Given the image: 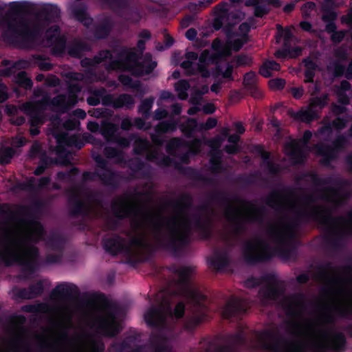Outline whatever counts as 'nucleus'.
Wrapping results in <instances>:
<instances>
[{
  "instance_id": "obj_36",
  "label": "nucleus",
  "mask_w": 352,
  "mask_h": 352,
  "mask_svg": "<svg viewBox=\"0 0 352 352\" xmlns=\"http://www.w3.org/2000/svg\"><path fill=\"white\" fill-rule=\"evenodd\" d=\"M192 219L195 228L203 234L205 239H209L210 234L208 228V219H204L200 213L193 214Z\"/></svg>"
},
{
  "instance_id": "obj_10",
  "label": "nucleus",
  "mask_w": 352,
  "mask_h": 352,
  "mask_svg": "<svg viewBox=\"0 0 352 352\" xmlns=\"http://www.w3.org/2000/svg\"><path fill=\"white\" fill-rule=\"evenodd\" d=\"M93 299L96 301L107 303L106 314L96 321L98 329L107 337H116L121 331L120 324L117 320V316L120 311L119 306L116 303L107 302V297L102 293L94 294Z\"/></svg>"
},
{
  "instance_id": "obj_50",
  "label": "nucleus",
  "mask_w": 352,
  "mask_h": 352,
  "mask_svg": "<svg viewBox=\"0 0 352 352\" xmlns=\"http://www.w3.org/2000/svg\"><path fill=\"white\" fill-rule=\"evenodd\" d=\"M15 80L19 85L26 89L31 88L32 85L31 80L28 78L27 74L24 72H19L15 78Z\"/></svg>"
},
{
  "instance_id": "obj_40",
  "label": "nucleus",
  "mask_w": 352,
  "mask_h": 352,
  "mask_svg": "<svg viewBox=\"0 0 352 352\" xmlns=\"http://www.w3.org/2000/svg\"><path fill=\"white\" fill-rule=\"evenodd\" d=\"M304 63L305 66V80L304 82L305 83L307 82H313L314 78L315 76V72L318 67V65L316 61H314L311 58H308L304 60Z\"/></svg>"
},
{
  "instance_id": "obj_30",
  "label": "nucleus",
  "mask_w": 352,
  "mask_h": 352,
  "mask_svg": "<svg viewBox=\"0 0 352 352\" xmlns=\"http://www.w3.org/2000/svg\"><path fill=\"white\" fill-rule=\"evenodd\" d=\"M288 113L294 119L305 123H310L319 116V111L317 109H313L309 105L306 107L302 108L297 112L289 110Z\"/></svg>"
},
{
  "instance_id": "obj_14",
  "label": "nucleus",
  "mask_w": 352,
  "mask_h": 352,
  "mask_svg": "<svg viewBox=\"0 0 352 352\" xmlns=\"http://www.w3.org/2000/svg\"><path fill=\"white\" fill-rule=\"evenodd\" d=\"M104 199H67L69 216L72 218L82 217L78 223V229L85 230L87 224L85 218L95 213L94 204H100Z\"/></svg>"
},
{
  "instance_id": "obj_18",
  "label": "nucleus",
  "mask_w": 352,
  "mask_h": 352,
  "mask_svg": "<svg viewBox=\"0 0 352 352\" xmlns=\"http://www.w3.org/2000/svg\"><path fill=\"white\" fill-rule=\"evenodd\" d=\"M134 151L138 154L146 153L147 159L154 161L157 164L168 166L170 164V158L160 153L157 148H151L146 140L137 138L135 140Z\"/></svg>"
},
{
  "instance_id": "obj_5",
  "label": "nucleus",
  "mask_w": 352,
  "mask_h": 352,
  "mask_svg": "<svg viewBox=\"0 0 352 352\" xmlns=\"http://www.w3.org/2000/svg\"><path fill=\"white\" fill-rule=\"evenodd\" d=\"M266 232L276 243V248H273L265 239L259 236L254 240L245 241L242 245V256L248 265H256L269 262L275 256L289 260L294 253L295 248L290 243L289 239L276 226L270 225Z\"/></svg>"
},
{
  "instance_id": "obj_11",
  "label": "nucleus",
  "mask_w": 352,
  "mask_h": 352,
  "mask_svg": "<svg viewBox=\"0 0 352 352\" xmlns=\"http://www.w3.org/2000/svg\"><path fill=\"white\" fill-rule=\"evenodd\" d=\"M266 285L261 288L259 294L265 299L276 300L285 292V288L282 282H279L277 276L274 273H266L260 277L250 276L245 281L247 288H255L261 284Z\"/></svg>"
},
{
  "instance_id": "obj_12",
  "label": "nucleus",
  "mask_w": 352,
  "mask_h": 352,
  "mask_svg": "<svg viewBox=\"0 0 352 352\" xmlns=\"http://www.w3.org/2000/svg\"><path fill=\"white\" fill-rule=\"evenodd\" d=\"M186 60L181 63V67L185 70L187 75L200 74L204 78L210 75L209 65L212 63L215 58L211 55L208 50H204L199 56L197 63H194L198 58L195 52H188L185 54Z\"/></svg>"
},
{
  "instance_id": "obj_39",
  "label": "nucleus",
  "mask_w": 352,
  "mask_h": 352,
  "mask_svg": "<svg viewBox=\"0 0 352 352\" xmlns=\"http://www.w3.org/2000/svg\"><path fill=\"white\" fill-rule=\"evenodd\" d=\"M113 25V21L109 19H105L100 24L97 26L94 30V35L98 38L106 37L111 32Z\"/></svg>"
},
{
  "instance_id": "obj_45",
  "label": "nucleus",
  "mask_w": 352,
  "mask_h": 352,
  "mask_svg": "<svg viewBox=\"0 0 352 352\" xmlns=\"http://www.w3.org/2000/svg\"><path fill=\"white\" fill-rule=\"evenodd\" d=\"M329 95L324 94L320 97H312L309 99V106L313 109H317L319 112L327 104Z\"/></svg>"
},
{
  "instance_id": "obj_1",
  "label": "nucleus",
  "mask_w": 352,
  "mask_h": 352,
  "mask_svg": "<svg viewBox=\"0 0 352 352\" xmlns=\"http://www.w3.org/2000/svg\"><path fill=\"white\" fill-rule=\"evenodd\" d=\"M111 210L119 220L132 219V225L140 228L145 220L153 217V212L136 207L128 201H153V199H111ZM176 215L163 217L157 213L158 221L154 223L155 239L158 247L174 254L180 253L190 243V219L186 210L193 199H175Z\"/></svg>"
},
{
  "instance_id": "obj_42",
  "label": "nucleus",
  "mask_w": 352,
  "mask_h": 352,
  "mask_svg": "<svg viewBox=\"0 0 352 352\" xmlns=\"http://www.w3.org/2000/svg\"><path fill=\"white\" fill-rule=\"evenodd\" d=\"M258 153L261 155L263 162L262 164L263 167L270 173H276L279 171V167L274 165L270 160L268 153L265 152L262 148H258Z\"/></svg>"
},
{
  "instance_id": "obj_59",
  "label": "nucleus",
  "mask_w": 352,
  "mask_h": 352,
  "mask_svg": "<svg viewBox=\"0 0 352 352\" xmlns=\"http://www.w3.org/2000/svg\"><path fill=\"white\" fill-rule=\"evenodd\" d=\"M185 303L182 301L179 302L175 307L173 315L177 319H181L184 317L185 313Z\"/></svg>"
},
{
  "instance_id": "obj_29",
  "label": "nucleus",
  "mask_w": 352,
  "mask_h": 352,
  "mask_svg": "<svg viewBox=\"0 0 352 352\" xmlns=\"http://www.w3.org/2000/svg\"><path fill=\"white\" fill-rule=\"evenodd\" d=\"M147 245L145 238L142 236H135L129 241H126V246H129L130 248V253L126 254L128 263H136V255L138 253L137 249L144 248Z\"/></svg>"
},
{
  "instance_id": "obj_53",
  "label": "nucleus",
  "mask_w": 352,
  "mask_h": 352,
  "mask_svg": "<svg viewBox=\"0 0 352 352\" xmlns=\"http://www.w3.org/2000/svg\"><path fill=\"white\" fill-rule=\"evenodd\" d=\"M14 151L12 148H3L1 150L0 164H8L13 156Z\"/></svg>"
},
{
  "instance_id": "obj_61",
  "label": "nucleus",
  "mask_w": 352,
  "mask_h": 352,
  "mask_svg": "<svg viewBox=\"0 0 352 352\" xmlns=\"http://www.w3.org/2000/svg\"><path fill=\"white\" fill-rule=\"evenodd\" d=\"M316 5L313 2H307L301 8L302 16L308 17L310 16L311 12L314 10Z\"/></svg>"
},
{
  "instance_id": "obj_2",
  "label": "nucleus",
  "mask_w": 352,
  "mask_h": 352,
  "mask_svg": "<svg viewBox=\"0 0 352 352\" xmlns=\"http://www.w3.org/2000/svg\"><path fill=\"white\" fill-rule=\"evenodd\" d=\"M33 206H20L16 212H11L13 219L21 216V222L30 227L28 234L22 239H13L10 241L12 246L22 247L23 249H14L7 246L0 252V260L6 267L14 265L20 266L23 272L34 274L39 267V249L36 244L40 242L46 234V230L38 220V213L43 205V199H34Z\"/></svg>"
},
{
  "instance_id": "obj_9",
  "label": "nucleus",
  "mask_w": 352,
  "mask_h": 352,
  "mask_svg": "<svg viewBox=\"0 0 352 352\" xmlns=\"http://www.w3.org/2000/svg\"><path fill=\"white\" fill-rule=\"evenodd\" d=\"M225 217L232 223L234 233L239 234L245 230V223L262 224L266 217V211L264 207H254L245 213L238 208L229 206L225 210Z\"/></svg>"
},
{
  "instance_id": "obj_62",
  "label": "nucleus",
  "mask_w": 352,
  "mask_h": 352,
  "mask_svg": "<svg viewBox=\"0 0 352 352\" xmlns=\"http://www.w3.org/2000/svg\"><path fill=\"white\" fill-rule=\"evenodd\" d=\"M217 121L215 118H209L206 123L199 125V130H209L214 128L217 125Z\"/></svg>"
},
{
  "instance_id": "obj_34",
  "label": "nucleus",
  "mask_w": 352,
  "mask_h": 352,
  "mask_svg": "<svg viewBox=\"0 0 352 352\" xmlns=\"http://www.w3.org/2000/svg\"><path fill=\"white\" fill-rule=\"evenodd\" d=\"M71 12L74 17L83 23L87 28L92 24V19L87 16L85 6L81 3H75L70 8Z\"/></svg>"
},
{
  "instance_id": "obj_24",
  "label": "nucleus",
  "mask_w": 352,
  "mask_h": 352,
  "mask_svg": "<svg viewBox=\"0 0 352 352\" xmlns=\"http://www.w3.org/2000/svg\"><path fill=\"white\" fill-rule=\"evenodd\" d=\"M40 241H44L46 246L51 250L63 253L67 243L65 236L56 230L51 231L48 235L45 234L43 239Z\"/></svg>"
},
{
  "instance_id": "obj_33",
  "label": "nucleus",
  "mask_w": 352,
  "mask_h": 352,
  "mask_svg": "<svg viewBox=\"0 0 352 352\" xmlns=\"http://www.w3.org/2000/svg\"><path fill=\"white\" fill-rule=\"evenodd\" d=\"M176 129V123L174 122H162L155 127L156 134L151 135L153 142L155 146H160L162 144L163 140L160 137V134L168 131H173Z\"/></svg>"
},
{
  "instance_id": "obj_28",
  "label": "nucleus",
  "mask_w": 352,
  "mask_h": 352,
  "mask_svg": "<svg viewBox=\"0 0 352 352\" xmlns=\"http://www.w3.org/2000/svg\"><path fill=\"white\" fill-rule=\"evenodd\" d=\"M201 142L199 140H193L191 144H184L179 139H172L167 145V151L173 153L177 150L182 149L183 147L188 149L191 153L196 154L200 151Z\"/></svg>"
},
{
  "instance_id": "obj_4",
  "label": "nucleus",
  "mask_w": 352,
  "mask_h": 352,
  "mask_svg": "<svg viewBox=\"0 0 352 352\" xmlns=\"http://www.w3.org/2000/svg\"><path fill=\"white\" fill-rule=\"evenodd\" d=\"M256 347L270 352H309L298 342L285 337L278 328L265 329L256 333ZM346 339L342 332H334L333 340L311 345V352H344Z\"/></svg>"
},
{
  "instance_id": "obj_32",
  "label": "nucleus",
  "mask_w": 352,
  "mask_h": 352,
  "mask_svg": "<svg viewBox=\"0 0 352 352\" xmlns=\"http://www.w3.org/2000/svg\"><path fill=\"white\" fill-rule=\"evenodd\" d=\"M209 265L217 271L223 270L229 265V258L226 252L215 251L214 255L208 260Z\"/></svg>"
},
{
  "instance_id": "obj_60",
  "label": "nucleus",
  "mask_w": 352,
  "mask_h": 352,
  "mask_svg": "<svg viewBox=\"0 0 352 352\" xmlns=\"http://www.w3.org/2000/svg\"><path fill=\"white\" fill-rule=\"evenodd\" d=\"M63 253H58V254H49L45 257V263L47 264H55L59 263L62 261Z\"/></svg>"
},
{
  "instance_id": "obj_63",
  "label": "nucleus",
  "mask_w": 352,
  "mask_h": 352,
  "mask_svg": "<svg viewBox=\"0 0 352 352\" xmlns=\"http://www.w3.org/2000/svg\"><path fill=\"white\" fill-rule=\"evenodd\" d=\"M119 80L123 85L128 86L131 88L138 87V82H133L131 78L126 75H120Z\"/></svg>"
},
{
  "instance_id": "obj_6",
  "label": "nucleus",
  "mask_w": 352,
  "mask_h": 352,
  "mask_svg": "<svg viewBox=\"0 0 352 352\" xmlns=\"http://www.w3.org/2000/svg\"><path fill=\"white\" fill-rule=\"evenodd\" d=\"M147 325L158 332H153L149 338V349L151 352H172V346L167 337L160 332L166 324V312L163 305L151 306L144 314ZM135 335L127 336L120 342H113L111 349L115 352H143L144 346H133L137 340Z\"/></svg>"
},
{
  "instance_id": "obj_54",
  "label": "nucleus",
  "mask_w": 352,
  "mask_h": 352,
  "mask_svg": "<svg viewBox=\"0 0 352 352\" xmlns=\"http://www.w3.org/2000/svg\"><path fill=\"white\" fill-rule=\"evenodd\" d=\"M104 154L108 158H113L117 162H120L123 159L122 153L111 147H107L104 150Z\"/></svg>"
},
{
  "instance_id": "obj_43",
  "label": "nucleus",
  "mask_w": 352,
  "mask_h": 352,
  "mask_svg": "<svg viewBox=\"0 0 352 352\" xmlns=\"http://www.w3.org/2000/svg\"><path fill=\"white\" fill-rule=\"evenodd\" d=\"M342 234L339 232H333L332 235L327 236L324 239L325 243L331 247L333 250L338 251L341 248Z\"/></svg>"
},
{
  "instance_id": "obj_21",
  "label": "nucleus",
  "mask_w": 352,
  "mask_h": 352,
  "mask_svg": "<svg viewBox=\"0 0 352 352\" xmlns=\"http://www.w3.org/2000/svg\"><path fill=\"white\" fill-rule=\"evenodd\" d=\"M250 307L247 300L234 297L228 301L224 306L223 316L227 319L232 317L238 318L246 314Z\"/></svg>"
},
{
  "instance_id": "obj_38",
  "label": "nucleus",
  "mask_w": 352,
  "mask_h": 352,
  "mask_svg": "<svg viewBox=\"0 0 352 352\" xmlns=\"http://www.w3.org/2000/svg\"><path fill=\"white\" fill-rule=\"evenodd\" d=\"M332 312L336 314L340 318H348L349 316L352 315V305L349 308L336 307L330 312L324 316V320L327 322H332L334 320V316Z\"/></svg>"
},
{
  "instance_id": "obj_31",
  "label": "nucleus",
  "mask_w": 352,
  "mask_h": 352,
  "mask_svg": "<svg viewBox=\"0 0 352 352\" xmlns=\"http://www.w3.org/2000/svg\"><path fill=\"white\" fill-rule=\"evenodd\" d=\"M44 291L43 283L41 280L31 284L28 288H22L18 292V296L23 299H32L41 296Z\"/></svg>"
},
{
  "instance_id": "obj_52",
  "label": "nucleus",
  "mask_w": 352,
  "mask_h": 352,
  "mask_svg": "<svg viewBox=\"0 0 352 352\" xmlns=\"http://www.w3.org/2000/svg\"><path fill=\"white\" fill-rule=\"evenodd\" d=\"M332 131L331 125L325 124L318 131L316 135L320 140H327L331 136Z\"/></svg>"
},
{
  "instance_id": "obj_47",
  "label": "nucleus",
  "mask_w": 352,
  "mask_h": 352,
  "mask_svg": "<svg viewBox=\"0 0 352 352\" xmlns=\"http://www.w3.org/2000/svg\"><path fill=\"white\" fill-rule=\"evenodd\" d=\"M153 102V98H146L142 102L139 107V111L145 118L149 116Z\"/></svg>"
},
{
  "instance_id": "obj_57",
  "label": "nucleus",
  "mask_w": 352,
  "mask_h": 352,
  "mask_svg": "<svg viewBox=\"0 0 352 352\" xmlns=\"http://www.w3.org/2000/svg\"><path fill=\"white\" fill-rule=\"evenodd\" d=\"M87 50L89 47L87 45L80 43L69 49V54L74 56H80L83 51Z\"/></svg>"
},
{
  "instance_id": "obj_55",
  "label": "nucleus",
  "mask_w": 352,
  "mask_h": 352,
  "mask_svg": "<svg viewBox=\"0 0 352 352\" xmlns=\"http://www.w3.org/2000/svg\"><path fill=\"white\" fill-rule=\"evenodd\" d=\"M287 325L289 327V332L292 336L298 337L300 335V330L301 329V327H302L301 323H300L297 321L293 320V321L288 322Z\"/></svg>"
},
{
  "instance_id": "obj_27",
  "label": "nucleus",
  "mask_w": 352,
  "mask_h": 352,
  "mask_svg": "<svg viewBox=\"0 0 352 352\" xmlns=\"http://www.w3.org/2000/svg\"><path fill=\"white\" fill-rule=\"evenodd\" d=\"M223 139L221 137H217L213 140L208 142L209 146L212 148L211 157L210 160V168L214 173H219L221 171V152L219 151Z\"/></svg>"
},
{
  "instance_id": "obj_25",
  "label": "nucleus",
  "mask_w": 352,
  "mask_h": 352,
  "mask_svg": "<svg viewBox=\"0 0 352 352\" xmlns=\"http://www.w3.org/2000/svg\"><path fill=\"white\" fill-rule=\"evenodd\" d=\"M94 158L100 168L97 170V174L106 185L113 186L121 181L122 177L120 175L105 168L106 163L100 156H96Z\"/></svg>"
},
{
  "instance_id": "obj_3",
  "label": "nucleus",
  "mask_w": 352,
  "mask_h": 352,
  "mask_svg": "<svg viewBox=\"0 0 352 352\" xmlns=\"http://www.w3.org/2000/svg\"><path fill=\"white\" fill-rule=\"evenodd\" d=\"M59 18V9L49 5L43 8L33 21H29L18 14L8 15L3 21H0V32L8 42L25 47L38 32L52 23L46 32L50 44L52 45L59 38V28L56 24H54Z\"/></svg>"
},
{
  "instance_id": "obj_46",
  "label": "nucleus",
  "mask_w": 352,
  "mask_h": 352,
  "mask_svg": "<svg viewBox=\"0 0 352 352\" xmlns=\"http://www.w3.org/2000/svg\"><path fill=\"white\" fill-rule=\"evenodd\" d=\"M190 87L188 82L186 80H180L175 84V89L177 93V97L181 100H186L188 94L187 91Z\"/></svg>"
},
{
  "instance_id": "obj_35",
  "label": "nucleus",
  "mask_w": 352,
  "mask_h": 352,
  "mask_svg": "<svg viewBox=\"0 0 352 352\" xmlns=\"http://www.w3.org/2000/svg\"><path fill=\"white\" fill-rule=\"evenodd\" d=\"M54 138L57 142L56 152L60 153L65 146H75L80 148L81 146L78 145V138L76 135L68 136L67 133H54Z\"/></svg>"
},
{
  "instance_id": "obj_16",
  "label": "nucleus",
  "mask_w": 352,
  "mask_h": 352,
  "mask_svg": "<svg viewBox=\"0 0 352 352\" xmlns=\"http://www.w3.org/2000/svg\"><path fill=\"white\" fill-rule=\"evenodd\" d=\"M280 305L288 318H300L306 309L307 296L303 292L292 294L283 297L280 300Z\"/></svg>"
},
{
  "instance_id": "obj_7",
  "label": "nucleus",
  "mask_w": 352,
  "mask_h": 352,
  "mask_svg": "<svg viewBox=\"0 0 352 352\" xmlns=\"http://www.w3.org/2000/svg\"><path fill=\"white\" fill-rule=\"evenodd\" d=\"M168 269L169 272L178 276L177 284L180 295L188 300L194 311L193 316L187 327H196L206 319L208 307L206 304L207 296L191 285L190 276L194 269L190 266L177 267L176 265H173Z\"/></svg>"
},
{
  "instance_id": "obj_13",
  "label": "nucleus",
  "mask_w": 352,
  "mask_h": 352,
  "mask_svg": "<svg viewBox=\"0 0 352 352\" xmlns=\"http://www.w3.org/2000/svg\"><path fill=\"white\" fill-rule=\"evenodd\" d=\"M156 65V62L153 61L150 56L146 55L143 61L139 63L136 55L130 53L124 60L113 61L111 67L114 69L128 70L135 76H143L151 73Z\"/></svg>"
},
{
  "instance_id": "obj_48",
  "label": "nucleus",
  "mask_w": 352,
  "mask_h": 352,
  "mask_svg": "<svg viewBox=\"0 0 352 352\" xmlns=\"http://www.w3.org/2000/svg\"><path fill=\"white\" fill-rule=\"evenodd\" d=\"M337 269L331 262H327L318 266V275L322 278H324L327 276L329 272H335Z\"/></svg>"
},
{
  "instance_id": "obj_17",
  "label": "nucleus",
  "mask_w": 352,
  "mask_h": 352,
  "mask_svg": "<svg viewBox=\"0 0 352 352\" xmlns=\"http://www.w3.org/2000/svg\"><path fill=\"white\" fill-rule=\"evenodd\" d=\"M312 133L309 131L304 133L302 140H290L285 146V153L289 157L292 163H301L307 153V144L311 139Z\"/></svg>"
},
{
  "instance_id": "obj_56",
  "label": "nucleus",
  "mask_w": 352,
  "mask_h": 352,
  "mask_svg": "<svg viewBox=\"0 0 352 352\" xmlns=\"http://www.w3.org/2000/svg\"><path fill=\"white\" fill-rule=\"evenodd\" d=\"M199 127L197 122L194 119H188L185 124L182 126V131L186 134L190 135Z\"/></svg>"
},
{
  "instance_id": "obj_22",
  "label": "nucleus",
  "mask_w": 352,
  "mask_h": 352,
  "mask_svg": "<svg viewBox=\"0 0 352 352\" xmlns=\"http://www.w3.org/2000/svg\"><path fill=\"white\" fill-rule=\"evenodd\" d=\"M80 90V87L77 85H70L68 96H58L51 101L52 105L62 111H66L76 103V94Z\"/></svg>"
},
{
  "instance_id": "obj_41",
  "label": "nucleus",
  "mask_w": 352,
  "mask_h": 352,
  "mask_svg": "<svg viewBox=\"0 0 352 352\" xmlns=\"http://www.w3.org/2000/svg\"><path fill=\"white\" fill-rule=\"evenodd\" d=\"M113 106L116 108L125 107L129 109L135 103L133 98L129 94H122L115 98L113 101Z\"/></svg>"
},
{
  "instance_id": "obj_19",
  "label": "nucleus",
  "mask_w": 352,
  "mask_h": 352,
  "mask_svg": "<svg viewBox=\"0 0 352 352\" xmlns=\"http://www.w3.org/2000/svg\"><path fill=\"white\" fill-rule=\"evenodd\" d=\"M47 103V100L44 99L42 103L38 102H28L23 105V111L30 116V122L31 123L30 133L32 135L38 134V129L35 126L40 124L43 122V110L44 106Z\"/></svg>"
},
{
  "instance_id": "obj_51",
  "label": "nucleus",
  "mask_w": 352,
  "mask_h": 352,
  "mask_svg": "<svg viewBox=\"0 0 352 352\" xmlns=\"http://www.w3.org/2000/svg\"><path fill=\"white\" fill-rule=\"evenodd\" d=\"M152 192V187L150 184H146L144 186H140L135 188L129 195V198H136L137 196L149 195Z\"/></svg>"
},
{
  "instance_id": "obj_15",
  "label": "nucleus",
  "mask_w": 352,
  "mask_h": 352,
  "mask_svg": "<svg viewBox=\"0 0 352 352\" xmlns=\"http://www.w3.org/2000/svg\"><path fill=\"white\" fill-rule=\"evenodd\" d=\"M225 32L227 36L225 43H221L219 38L214 39L212 43V47L219 58L231 56L232 50L238 52L248 41L244 36L234 33L230 28H226Z\"/></svg>"
},
{
  "instance_id": "obj_49",
  "label": "nucleus",
  "mask_w": 352,
  "mask_h": 352,
  "mask_svg": "<svg viewBox=\"0 0 352 352\" xmlns=\"http://www.w3.org/2000/svg\"><path fill=\"white\" fill-rule=\"evenodd\" d=\"M116 131V127L114 124L111 123H106L102 126L101 133L107 141H110L112 140V138Z\"/></svg>"
},
{
  "instance_id": "obj_37",
  "label": "nucleus",
  "mask_w": 352,
  "mask_h": 352,
  "mask_svg": "<svg viewBox=\"0 0 352 352\" xmlns=\"http://www.w3.org/2000/svg\"><path fill=\"white\" fill-rule=\"evenodd\" d=\"M49 183L47 177H42L38 180L34 178H30L22 184V188L28 191L35 192L37 191Z\"/></svg>"
},
{
  "instance_id": "obj_23",
  "label": "nucleus",
  "mask_w": 352,
  "mask_h": 352,
  "mask_svg": "<svg viewBox=\"0 0 352 352\" xmlns=\"http://www.w3.org/2000/svg\"><path fill=\"white\" fill-rule=\"evenodd\" d=\"M80 295L78 287L73 283H62L54 288L51 292L53 298L68 300L76 299Z\"/></svg>"
},
{
  "instance_id": "obj_58",
  "label": "nucleus",
  "mask_w": 352,
  "mask_h": 352,
  "mask_svg": "<svg viewBox=\"0 0 352 352\" xmlns=\"http://www.w3.org/2000/svg\"><path fill=\"white\" fill-rule=\"evenodd\" d=\"M219 13L217 14V16L216 19V22L219 23L221 25H222L226 21V16L227 14V12L228 11V6L227 5H223L221 7L218 8Z\"/></svg>"
},
{
  "instance_id": "obj_44",
  "label": "nucleus",
  "mask_w": 352,
  "mask_h": 352,
  "mask_svg": "<svg viewBox=\"0 0 352 352\" xmlns=\"http://www.w3.org/2000/svg\"><path fill=\"white\" fill-rule=\"evenodd\" d=\"M280 67L279 64L274 60L266 61L260 68V74L263 76L268 78L272 75L273 72L278 71Z\"/></svg>"
},
{
  "instance_id": "obj_26",
  "label": "nucleus",
  "mask_w": 352,
  "mask_h": 352,
  "mask_svg": "<svg viewBox=\"0 0 352 352\" xmlns=\"http://www.w3.org/2000/svg\"><path fill=\"white\" fill-rule=\"evenodd\" d=\"M344 138H339L333 143V148H324L322 145H318L315 147V151L317 155L322 157L320 162L327 165L336 157L338 150L344 146Z\"/></svg>"
},
{
  "instance_id": "obj_64",
  "label": "nucleus",
  "mask_w": 352,
  "mask_h": 352,
  "mask_svg": "<svg viewBox=\"0 0 352 352\" xmlns=\"http://www.w3.org/2000/svg\"><path fill=\"white\" fill-rule=\"evenodd\" d=\"M285 81L283 79L276 78L270 80L269 85L273 89H280L284 87Z\"/></svg>"
},
{
  "instance_id": "obj_20",
  "label": "nucleus",
  "mask_w": 352,
  "mask_h": 352,
  "mask_svg": "<svg viewBox=\"0 0 352 352\" xmlns=\"http://www.w3.org/2000/svg\"><path fill=\"white\" fill-rule=\"evenodd\" d=\"M102 245L104 250L112 256L130 253V248L126 246V239L119 234H114L109 238L102 239Z\"/></svg>"
},
{
  "instance_id": "obj_8",
  "label": "nucleus",
  "mask_w": 352,
  "mask_h": 352,
  "mask_svg": "<svg viewBox=\"0 0 352 352\" xmlns=\"http://www.w3.org/2000/svg\"><path fill=\"white\" fill-rule=\"evenodd\" d=\"M199 344V352H241L250 348L243 332L202 338Z\"/></svg>"
}]
</instances>
